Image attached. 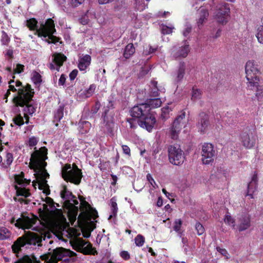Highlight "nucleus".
<instances>
[{
    "label": "nucleus",
    "mask_w": 263,
    "mask_h": 263,
    "mask_svg": "<svg viewBox=\"0 0 263 263\" xmlns=\"http://www.w3.org/2000/svg\"><path fill=\"white\" fill-rule=\"evenodd\" d=\"M132 118H127L131 128L135 129L138 124L141 127L151 132L155 125V114L151 110L150 107L145 103L135 105L130 110Z\"/></svg>",
    "instance_id": "nucleus-1"
},
{
    "label": "nucleus",
    "mask_w": 263,
    "mask_h": 263,
    "mask_svg": "<svg viewBox=\"0 0 263 263\" xmlns=\"http://www.w3.org/2000/svg\"><path fill=\"white\" fill-rule=\"evenodd\" d=\"M34 149L35 151L31 155L29 166L40 178L39 189L42 190L43 186H48L46 179L49 178V174L45 169L48 150L45 146L41 147L38 150L36 149V147Z\"/></svg>",
    "instance_id": "nucleus-2"
},
{
    "label": "nucleus",
    "mask_w": 263,
    "mask_h": 263,
    "mask_svg": "<svg viewBox=\"0 0 263 263\" xmlns=\"http://www.w3.org/2000/svg\"><path fill=\"white\" fill-rule=\"evenodd\" d=\"M34 91L29 84H27L26 87L18 90V95L14 97L12 102L16 107H24L27 108V112L30 115L35 110L34 107L29 103L32 100Z\"/></svg>",
    "instance_id": "nucleus-3"
},
{
    "label": "nucleus",
    "mask_w": 263,
    "mask_h": 263,
    "mask_svg": "<svg viewBox=\"0 0 263 263\" xmlns=\"http://www.w3.org/2000/svg\"><path fill=\"white\" fill-rule=\"evenodd\" d=\"M62 177L66 182L75 185H79L83 177L82 170L75 164H72L71 168L70 164H66L62 169Z\"/></svg>",
    "instance_id": "nucleus-4"
},
{
    "label": "nucleus",
    "mask_w": 263,
    "mask_h": 263,
    "mask_svg": "<svg viewBox=\"0 0 263 263\" xmlns=\"http://www.w3.org/2000/svg\"><path fill=\"white\" fill-rule=\"evenodd\" d=\"M39 241L37 235L32 232H29L18 237L11 246L14 253L18 254L21 251V248L27 245H36Z\"/></svg>",
    "instance_id": "nucleus-5"
},
{
    "label": "nucleus",
    "mask_w": 263,
    "mask_h": 263,
    "mask_svg": "<svg viewBox=\"0 0 263 263\" xmlns=\"http://www.w3.org/2000/svg\"><path fill=\"white\" fill-rule=\"evenodd\" d=\"M170 162L175 165H182L185 159V154L179 145H170L167 147Z\"/></svg>",
    "instance_id": "nucleus-6"
},
{
    "label": "nucleus",
    "mask_w": 263,
    "mask_h": 263,
    "mask_svg": "<svg viewBox=\"0 0 263 263\" xmlns=\"http://www.w3.org/2000/svg\"><path fill=\"white\" fill-rule=\"evenodd\" d=\"M241 142L244 147L250 149L253 147L257 140V135L255 129L246 128L240 135Z\"/></svg>",
    "instance_id": "nucleus-7"
},
{
    "label": "nucleus",
    "mask_w": 263,
    "mask_h": 263,
    "mask_svg": "<svg viewBox=\"0 0 263 263\" xmlns=\"http://www.w3.org/2000/svg\"><path fill=\"white\" fill-rule=\"evenodd\" d=\"M48 255L50 257L49 261L57 262L58 261L63 259L66 260L69 257L75 256L77 254L69 249L63 247H58L53 249L52 252L49 253Z\"/></svg>",
    "instance_id": "nucleus-8"
},
{
    "label": "nucleus",
    "mask_w": 263,
    "mask_h": 263,
    "mask_svg": "<svg viewBox=\"0 0 263 263\" xmlns=\"http://www.w3.org/2000/svg\"><path fill=\"white\" fill-rule=\"evenodd\" d=\"M230 18V8L227 3H222L217 5L215 13V18L217 22L222 25L226 24Z\"/></svg>",
    "instance_id": "nucleus-9"
},
{
    "label": "nucleus",
    "mask_w": 263,
    "mask_h": 263,
    "mask_svg": "<svg viewBox=\"0 0 263 263\" xmlns=\"http://www.w3.org/2000/svg\"><path fill=\"white\" fill-rule=\"evenodd\" d=\"M22 217L18 218L16 220L15 226L22 229H30L35 224L37 221L39 220L38 217L34 215H32V217L25 216L23 214L21 215ZM15 221L14 217L11 219L10 223H13Z\"/></svg>",
    "instance_id": "nucleus-10"
},
{
    "label": "nucleus",
    "mask_w": 263,
    "mask_h": 263,
    "mask_svg": "<svg viewBox=\"0 0 263 263\" xmlns=\"http://www.w3.org/2000/svg\"><path fill=\"white\" fill-rule=\"evenodd\" d=\"M246 77L248 81L247 86H253L256 84L254 81L259 80L257 74L259 72L257 65L253 60L248 61L245 66Z\"/></svg>",
    "instance_id": "nucleus-11"
},
{
    "label": "nucleus",
    "mask_w": 263,
    "mask_h": 263,
    "mask_svg": "<svg viewBox=\"0 0 263 263\" xmlns=\"http://www.w3.org/2000/svg\"><path fill=\"white\" fill-rule=\"evenodd\" d=\"M47 26L45 31H41L39 33V37H43L44 38L48 37L49 39L51 40L52 44H55L58 42L62 44L63 42L60 41L61 38L53 35L56 32V29L54 22L52 18L47 19Z\"/></svg>",
    "instance_id": "nucleus-12"
},
{
    "label": "nucleus",
    "mask_w": 263,
    "mask_h": 263,
    "mask_svg": "<svg viewBox=\"0 0 263 263\" xmlns=\"http://www.w3.org/2000/svg\"><path fill=\"white\" fill-rule=\"evenodd\" d=\"M202 161L204 164H209L212 162L216 155L214 146L209 143H204L201 149Z\"/></svg>",
    "instance_id": "nucleus-13"
},
{
    "label": "nucleus",
    "mask_w": 263,
    "mask_h": 263,
    "mask_svg": "<svg viewBox=\"0 0 263 263\" xmlns=\"http://www.w3.org/2000/svg\"><path fill=\"white\" fill-rule=\"evenodd\" d=\"M67 57L61 52H54L52 55V63L48 65L51 70H56L59 71L61 66L67 61Z\"/></svg>",
    "instance_id": "nucleus-14"
},
{
    "label": "nucleus",
    "mask_w": 263,
    "mask_h": 263,
    "mask_svg": "<svg viewBox=\"0 0 263 263\" xmlns=\"http://www.w3.org/2000/svg\"><path fill=\"white\" fill-rule=\"evenodd\" d=\"M38 22L35 18L32 17L26 21V26L30 31H35L34 34L39 36V34L41 31H45L47 28V20L45 23L42 22L40 24V27H39Z\"/></svg>",
    "instance_id": "nucleus-15"
},
{
    "label": "nucleus",
    "mask_w": 263,
    "mask_h": 263,
    "mask_svg": "<svg viewBox=\"0 0 263 263\" xmlns=\"http://www.w3.org/2000/svg\"><path fill=\"white\" fill-rule=\"evenodd\" d=\"M210 126L209 116L204 112H201L199 114L197 127L201 133L204 134L207 131Z\"/></svg>",
    "instance_id": "nucleus-16"
},
{
    "label": "nucleus",
    "mask_w": 263,
    "mask_h": 263,
    "mask_svg": "<svg viewBox=\"0 0 263 263\" xmlns=\"http://www.w3.org/2000/svg\"><path fill=\"white\" fill-rule=\"evenodd\" d=\"M197 24L199 29L206 22L209 17V11L204 7H201L197 10Z\"/></svg>",
    "instance_id": "nucleus-17"
},
{
    "label": "nucleus",
    "mask_w": 263,
    "mask_h": 263,
    "mask_svg": "<svg viewBox=\"0 0 263 263\" xmlns=\"http://www.w3.org/2000/svg\"><path fill=\"white\" fill-rule=\"evenodd\" d=\"M258 177L257 173L255 172L253 174L251 181L248 184V191L247 196H249L250 198H253V195L257 191L258 187Z\"/></svg>",
    "instance_id": "nucleus-18"
},
{
    "label": "nucleus",
    "mask_w": 263,
    "mask_h": 263,
    "mask_svg": "<svg viewBox=\"0 0 263 263\" xmlns=\"http://www.w3.org/2000/svg\"><path fill=\"white\" fill-rule=\"evenodd\" d=\"M251 226V219L249 216L242 214L238 218L237 228L239 232L245 231Z\"/></svg>",
    "instance_id": "nucleus-19"
},
{
    "label": "nucleus",
    "mask_w": 263,
    "mask_h": 263,
    "mask_svg": "<svg viewBox=\"0 0 263 263\" xmlns=\"http://www.w3.org/2000/svg\"><path fill=\"white\" fill-rule=\"evenodd\" d=\"M185 115V112L183 110L174 120L173 125L177 129H178V130H181L182 127H184L186 126Z\"/></svg>",
    "instance_id": "nucleus-20"
},
{
    "label": "nucleus",
    "mask_w": 263,
    "mask_h": 263,
    "mask_svg": "<svg viewBox=\"0 0 263 263\" xmlns=\"http://www.w3.org/2000/svg\"><path fill=\"white\" fill-rule=\"evenodd\" d=\"M254 82L256 84L247 87L251 90L256 89L255 97L258 101L261 102L263 99V86L259 85V79Z\"/></svg>",
    "instance_id": "nucleus-21"
},
{
    "label": "nucleus",
    "mask_w": 263,
    "mask_h": 263,
    "mask_svg": "<svg viewBox=\"0 0 263 263\" xmlns=\"http://www.w3.org/2000/svg\"><path fill=\"white\" fill-rule=\"evenodd\" d=\"M61 197L65 200V203L67 204H71L72 206L73 205L70 203V199L71 198H76V197L72 193L69 191L66 185L63 186V189L61 190L60 192Z\"/></svg>",
    "instance_id": "nucleus-22"
},
{
    "label": "nucleus",
    "mask_w": 263,
    "mask_h": 263,
    "mask_svg": "<svg viewBox=\"0 0 263 263\" xmlns=\"http://www.w3.org/2000/svg\"><path fill=\"white\" fill-rule=\"evenodd\" d=\"M190 51L189 45H185L183 46L179 47L177 50L174 51L173 57L175 59L184 58L186 57Z\"/></svg>",
    "instance_id": "nucleus-23"
},
{
    "label": "nucleus",
    "mask_w": 263,
    "mask_h": 263,
    "mask_svg": "<svg viewBox=\"0 0 263 263\" xmlns=\"http://www.w3.org/2000/svg\"><path fill=\"white\" fill-rule=\"evenodd\" d=\"M91 58L90 55L86 54L79 60L78 67L80 70L84 71L90 65Z\"/></svg>",
    "instance_id": "nucleus-24"
},
{
    "label": "nucleus",
    "mask_w": 263,
    "mask_h": 263,
    "mask_svg": "<svg viewBox=\"0 0 263 263\" xmlns=\"http://www.w3.org/2000/svg\"><path fill=\"white\" fill-rule=\"evenodd\" d=\"M64 105L63 104L59 106L58 108L54 111L53 122L55 123V126L58 127L59 122L64 116Z\"/></svg>",
    "instance_id": "nucleus-25"
},
{
    "label": "nucleus",
    "mask_w": 263,
    "mask_h": 263,
    "mask_svg": "<svg viewBox=\"0 0 263 263\" xmlns=\"http://www.w3.org/2000/svg\"><path fill=\"white\" fill-rule=\"evenodd\" d=\"M25 174L23 172H21L18 175H15L14 176L15 182L18 185L26 186L29 184L30 183V180H27L24 178Z\"/></svg>",
    "instance_id": "nucleus-26"
},
{
    "label": "nucleus",
    "mask_w": 263,
    "mask_h": 263,
    "mask_svg": "<svg viewBox=\"0 0 263 263\" xmlns=\"http://www.w3.org/2000/svg\"><path fill=\"white\" fill-rule=\"evenodd\" d=\"M105 110L102 114V117H103L104 121L107 120V115L109 109H114L115 108V100L113 97H109L107 100V103L105 106Z\"/></svg>",
    "instance_id": "nucleus-27"
},
{
    "label": "nucleus",
    "mask_w": 263,
    "mask_h": 263,
    "mask_svg": "<svg viewBox=\"0 0 263 263\" xmlns=\"http://www.w3.org/2000/svg\"><path fill=\"white\" fill-rule=\"evenodd\" d=\"M185 68H186V64L183 61H181L179 63L178 70L177 71V82H180L182 80L185 72Z\"/></svg>",
    "instance_id": "nucleus-28"
},
{
    "label": "nucleus",
    "mask_w": 263,
    "mask_h": 263,
    "mask_svg": "<svg viewBox=\"0 0 263 263\" xmlns=\"http://www.w3.org/2000/svg\"><path fill=\"white\" fill-rule=\"evenodd\" d=\"M202 90L198 88L196 86H194L191 91V100L196 102L202 98Z\"/></svg>",
    "instance_id": "nucleus-29"
},
{
    "label": "nucleus",
    "mask_w": 263,
    "mask_h": 263,
    "mask_svg": "<svg viewBox=\"0 0 263 263\" xmlns=\"http://www.w3.org/2000/svg\"><path fill=\"white\" fill-rule=\"evenodd\" d=\"M110 204L111 208V214L109 215L108 219H110L114 217H116L117 215L118 208L117 203L116 197H113L110 199Z\"/></svg>",
    "instance_id": "nucleus-30"
},
{
    "label": "nucleus",
    "mask_w": 263,
    "mask_h": 263,
    "mask_svg": "<svg viewBox=\"0 0 263 263\" xmlns=\"http://www.w3.org/2000/svg\"><path fill=\"white\" fill-rule=\"evenodd\" d=\"M86 244L85 242H83L81 246L83 247L82 252L85 255H95L98 254L97 251L95 248L92 247V245L89 243L86 247H84Z\"/></svg>",
    "instance_id": "nucleus-31"
},
{
    "label": "nucleus",
    "mask_w": 263,
    "mask_h": 263,
    "mask_svg": "<svg viewBox=\"0 0 263 263\" xmlns=\"http://www.w3.org/2000/svg\"><path fill=\"white\" fill-rule=\"evenodd\" d=\"M158 82L155 80H152L151 82V90L149 92V95L151 97H158L159 96L160 89L158 88Z\"/></svg>",
    "instance_id": "nucleus-32"
},
{
    "label": "nucleus",
    "mask_w": 263,
    "mask_h": 263,
    "mask_svg": "<svg viewBox=\"0 0 263 263\" xmlns=\"http://www.w3.org/2000/svg\"><path fill=\"white\" fill-rule=\"evenodd\" d=\"M161 101L160 98L158 97H156L153 99H148L146 100V103L145 104L148 105L149 107H150L151 110L153 108H158L161 106Z\"/></svg>",
    "instance_id": "nucleus-33"
},
{
    "label": "nucleus",
    "mask_w": 263,
    "mask_h": 263,
    "mask_svg": "<svg viewBox=\"0 0 263 263\" xmlns=\"http://www.w3.org/2000/svg\"><path fill=\"white\" fill-rule=\"evenodd\" d=\"M31 80L35 86L40 87L43 81L42 76L36 71H33L32 72Z\"/></svg>",
    "instance_id": "nucleus-34"
},
{
    "label": "nucleus",
    "mask_w": 263,
    "mask_h": 263,
    "mask_svg": "<svg viewBox=\"0 0 263 263\" xmlns=\"http://www.w3.org/2000/svg\"><path fill=\"white\" fill-rule=\"evenodd\" d=\"M135 52V48L134 46V45L131 44H128L126 46L124 51L123 53V56L125 59H129Z\"/></svg>",
    "instance_id": "nucleus-35"
},
{
    "label": "nucleus",
    "mask_w": 263,
    "mask_h": 263,
    "mask_svg": "<svg viewBox=\"0 0 263 263\" xmlns=\"http://www.w3.org/2000/svg\"><path fill=\"white\" fill-rule=\"evenodd\" d=\"M15 189L16 190V195L18 196H21L27 198L31 195L29 189H27L25 187H18L16 185H15Z\"/></svg>",
    "instance_id": "nucleus-36"
},
{
    "label": "nucleus",
    "mask_w": 263,
    "mask_h": 263,
    "mask_svg": "<svg viewBox=\"0 0 263 263\" xmlns=\"http://www.w3.org/2000/svg\"><path fill=\"white\" fill-rule=\"evenodd\" d=\"M11 234V232L6 227H0V240L10 238Z\"/></svg>",
    "instance_id": "nucleus-37"
},
{
    "label": "nucleus",
    "mask_w": 263,
    "mask_h": 263,
    "mask_svg": "<svg viewBox=\"0 0 263 263\" xmlns=\"http://www.w3.org/2000/svg\"><path fill=\"white\" fill-rule=\"evenodd\" d=\"M13 161V154L10 153H8L6 156V159L4 160V162L3 163L2 165L4 168H8L10 167Z\"/></svg>",
    "instance_id": "nucleus-38"
},
{
    "label": "nucleus",
    "mask_w": 263,
    "mask_h": 263,
    "mask_svg": "<svg viewBox=\"0 0 263 263\" xmlns=\"http://www.w3.org/2000/svg\"><path fill=\"white\" fill-rule=\"evenodd\" d=\"M86 213H87V220H91L92 219L95 220L98 217L97 210L92 207H91L89 210L86 211Z\"/></svg>",
    "instance_id": "nucleus-39"
},
{
    "label": "nucleus",
    "mask_w": 263,
    "mask_h": 263,
    "mask_svg": "<svg viewBox=\"0 0 263 263\" xmlns=\"http://www.w3.org/2000/svg\"><path fill=\"white\" fill-rule=\"evenodd\" d=\"M14 263H40V261L36 260L35 257L32 259L28 255H25Z\"/></svg>",
    "instance_id": "nucleus-40"
},
{
    "label": "nucleus",
    "mask_w": 263,
    "mask_h": 263,
    "mask_svg": "<svg viewBox=\"0 0 263 263\" xmlns=\"http://www.w3.org/2000/svg\"><path fill=\"white\" fill-rule=\"evenodd\" d=\"M256 36L259 43L263 44V24L259 25L257 29Z\"/></svg>",
    "instance_id": "nucleus-41"
},
{
    "label": "nucleus",
    "mask_w": 263,
    "mask_h": 263,
    "mask_svg": "<svg viewBox=\"0 0 263 263\" xmlns=\"http://www.w3.org/2000/svg\"><path fill=\"white\" fill-rule=\"evenodd\" d=\"M114 123L113 121L107 122L105 125L107 134L111 137L114 136Z\"/></svg>",
    "instance_id": "nucleus-42"
},
{
    "label": "nucleus",
    "mask_w": 263,
    "mask_h": 263,
    "mask_svg": "<svg viewBox=\"0 0 263 263\" xmlns=\"http://www.w3.org/2000/svg\"><path fill=\"white\" fill-rule=\"evenodd\" d=\"M216 250L221 255L224 256L226 259H228L230 258V255L226 249L221 248L219 246H217L216 247Z\"/></svg>",
    "instance_id": "nucleus-43"
},
{
    "label": "nucleus",
    "mask_w": 263,
    "mask_h": 263,
    "mask_svg": "<svg viewBox=\"0 0 263 263\" xmlns=\"http://www.w3.org/2000/svg\"><path fill=\"white\" fill-rule=\"evenodd\" d=\"M96 85L94 84H91L89 88L85 90L84 92V95L86 98H89L92 96L95 90L96 89Z\"/></svg>",
    "instance_id": "nucleus-44"
},
{
    "label": "nucleus",
    "mask_w": 263,
    "mask_h": 263,
    "mask_svg": "<svg viewBox=\"0 0 263 263\" xmlns=\"http://www.w3.org/2000/svg\"><path fill=\"white\" fill-rule=\"evenodd\" d=\"M10 41V37H9L7 33L4 31H2V35L1 36V42L2 45H7Z\"/></svg>",
    "instance_id": "nucleus-45"
},
{
    "label": "nucleus",
    "mask_w": 263,
    "mask_h": 263,
    "mask_svg": "<svg viewBox=\"0 0 263 263\" xmlns=\"http://www.w3.org/2000/svg\"><path fill=\"white\" fill-rule=\"evenodd\" d=\"M182 224V221L181 219H177L174 221L173 229L176 232L180 233V229Z\"/></svg>",
    "instance_id": "nucleus-46"
},
{
    "label": "nucleus",
    "mask_w": 263,
    "mask_h": 263,
    "mask_svg": "<svg viewBox=\"0 0 263 263\" xmlns=\"http://www.w3.org/2000/svg\"><path fill=\"white\" fill-rule=\"evenodd\" d=\"M13 121L15 124L19 126L24 124L23 118L20 114L16 115L14 118H13Z\"/></svg>",
    "instance_id": "nucleus-47"
},
{
    "label": "nucleus",
    "mask_w": 263,
    "mask_h": 263,
    "mask_svg": "<svg viewBox=\"0 0 263 263\" xmlns=\"http://www.w3.org/2000/svg\"><path fill=\"white\" fill-rule=\"evenodd\" d=\"M178 129H177L174 126V125H172L170 134L171 138L172 139L176 140L178 137V135L181 130Z\"/></svg>",
    "instance_id": "nucleus-48"
},
{
    "label": "nucleus",
    "mask_w": 263,
    "mask_h": 263,
    "mask_svg": "<svg viewBox=\"0 0 263 263\" xmlns=\"http://www.w3.org/2000/svg\"><path fill=\"white\" fill-rule=\"evenodd\" d=\"M171 111H172V109L168 106L163 107L161 109V117L164 119L167 118Z\"/></svg>",
    "instance_id": "nucleus-49"
},
{
    "label": "nucleus",
    "mask_w": 263,
    "mask_h": 263,
    "mask_svg": "<svg viewBox=\"0 0 263 263\" xmlns=\"http://www.w3.org/2000/svg\"><path fill=\"white\" fill-rule=\"evenodd\" d=\"M144 237L139 234L135 237V242L137 246L141 247L144 244Z\"/></svg>",
    "instance_id": "nucleus-50"
},
{
    "label": "nucleus",
    "mask_w": 263,
    "mask_h": 263,
    "mask_svg": "<svg viewBox=\"0 0 263 263\" xmlns=\"http://www.w3.org/2000/svg\"><path fill=\"white\" fill-rule=\"evenodd\" d=\"M195 229L198 235H201L205 232L204 227L199 222H197L195 224Z\"/></svg>",
    "instance_id": "nucleus-51"
},
{
    "label": "nucleus",
    "mask_w": 263,
    "mask_h": 263,
    "mask_svg": "<svg viewBox=\"0 0 263 263\" xmlns=\"http://www.w3.org/2000/svg\"><path fill=\"white\" fill-rule=\"evenodd\" d=\"M224 221L226 223L229 225H232L233 227L235 226V220L229 213L225 215Z\"/></svg>",
    "instance_id": "nucleus-52"
},
{
    "label": "nucleus",
    "mask_w": 263,
    "mask_h": 263,
    "mask_svg": "<svg viewBox=\"0 0 263 263\" xmlns=\"http://www.w3.org/2000/svg\"><path fill=\"white\" fill-rule=\"evenodd\" d=\"M174 27H170L166 25H162L161 33L163 34H170L172 33Z\"/></svg>",
    "instance_id": "nucleus-53"
},
{
    "label": "nucleus",
    "mask_w": 263,
    "mask_h": 263,
    "mask_svg": "<svg viewBox=\"0 0 263 263\" xmlns=\"http://www.w3.org/2000/svg\"><path fill=\"white\" fill-rule=\"evenodd\" d=\"M91 208V206L90 205V204L86 201V200L84 201H83L82 203H80V210L81 211H87L89 210Z\"/></svg>",
    "instance_id": "nucleus-54"
},
{
    "label": "nucleus",
    "mask_w": 263,
    "mask_h": 263,
    "mask_svg": "<svg viewBox=\"0 0 263 263\" xmlns=\"http://www.w3.org/2000/svg\"><path fill=\"white\" fill-rule=\"evenodd\" d=\"M24 70V66L21 64H17L16 68L14 69L13 74V75L15 73H21Z\"/></svg>",
    "instance_id": "nucleus-55"
},
{
    "label": "nucleus",
    "mask_w": 263,
    "mask_h": 263,
    "mask_svg": "<svg viewBox=\"0 0 263 263\" xmlns=\"http://www.w3.org/2000/svg\"><path fill=\"white\" fill-rule=\"evenodd\" d=\"M147 180L150 183V184L152 185L153 188L156 189L158 187V185L156 184L155 181L153 179L152 176L150 174H147L146 175Z\"/></svg>",
    "instance_id": "nucleus-56"
},
{
    "label": "nucleus",
    "mask_w": 263,
    "mask_h": 263,
    "mask_svg": "<svg viewBox=\"0 0 263 263\" xmlns=\"http://www.w3.org/2000/svg\"><path fill=\"white\" fill-rule=\"evenodd\" d=\"M87 213H86V211H81L78 217V221H81L82 222H84L87 220Z\"/></svg>",
    "instance_id": "nucleus-57"
},
{
    "label": "nucleus",
    "mask_w": 263,
    "mask_h": 263,
    "mask_svg": "<svg viewBox=\"0 0 263 263\" xmlns=\"http://www.w3.org/2000/svg\"><path fill=\"white\" fill-rule=\"evenodd\" d=\"M120 257L125 260H128L130 259V256L129 253L126 251H122L120 253Z\"/></svg>",
    "instance_id": "nucleus-58"
},
{
    "label": "nucleus",
    "mask_w": 263,
    "mask_h": 263,
    "mask_svg": "<svg viewBox=\"0 0 263 263\" xmlns=\"http://www.w3.org/2000/svg\"><path fill=\"white\" fill-rule=\"evenodd\" d=\"M50 213L58 218L61 217L63 216V211L61 209L55 208L54 210H51Z\"/></svg>",
    "instance_id": "nucleus-59"
},
{
    "label": "nucleus",
    "mask_w": 263,
    "mask_h": 263,
    "mask_svg": "<svg viewBox=\"0 0 263 263\" xmlns=\"http://www.w3.org/2000/svg\"><path fill=\"white\" fill-rule=\"evenodd\" d=\"M38 142V140H37L36 138L33 136L29 138L28 141V145L30 147L34 146H35Z\"/></svg>",
    "instance_id": "nucleus-60"
},
{
    "label": "nucleus",
    "mask_w": 263,
    "mask_h": 263,
    "mask_svg": "<svg viewBox=\"0 0 263 263\" xmlns=\"http://www.w3.org/2000/svg\"><path fill=\"white\" fill-rule=\"evenodd\" d=\"M122 150L123 153L128 157L131 156V151L130 148L127 145H122Z\"/></svg>",
    "instance_id": "nucleus-61"
},
{
    "label": "nucleus",
    "mask_w": 263,
    "mask_h": 263,
    "mask_svg": "<svg viewBox=\"0 0 263 263\" xmlns=\"http://www.w3.org/2000/svg\"><path fill=\"white\" fill-rule=\"evenodd\" d=\"M75 211L74 213L71 215H69V220L71 222H73L75 221L77 218V216L78 212V206H74Z\"/></svg>",
    "instance_id": "nucleus-62"
},
{
    "label": "nucleus",
    "mask_w": 263,
    "mask_h": 263,
    "mask_svg": "<svg viewBox=\"0 0 263 263\" xmlns=\"http://www.w3.org/2000/svg\"><path fill=\"white\" fill-rule=\"evenodd\" d=\"M100 103L98 101H96L94 106L91 109V113L93 114H96L100 109Z\"/></svg>",
    "instance_id": "nucleus-63"
},
{
    "label": "nucleus",
    "mask_w": 263,
    "mask_h": 263,
    "mask_svg": "<svg viewBox=\"0 0 263 263\" xmlns=\"http://www.w3.org/2000/svg\"><path fill=\"white\" fill-rule=\"evenodd\" d=\"M45 201L47 204L49 205V206L51 208H55V203L53 201V200L49 197H47L45 198Z\"/></svg>",
    "instance_id": "nucleus-64"
}]
</instances>
